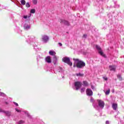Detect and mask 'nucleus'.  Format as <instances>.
<instances>
[{"instance_id":"obj_1","label":"nucleus","mask_w":124,"mask_h":124,"mask_svg":"<svg viewBox=\"0 0 124 124\" xmlns=\"http://www.w3.org/2000/svg\"><path fill=\"white\" fill-rule=\"evenodd\" d=\"M73 60L74 61V62H78L76 64V66L78 68H82V67L86 66V63L82 61H80L78 59L73 58Z\"/></svg>"},{"instance_id":"obj_2","label":"nucleus","mask_w":124,"mask_h":124,"mask_svg":"<svg viewBox=\"0 0 124 124\" xmlns=\"http://www.w3.org/2000/svg\"><path fill=\"white\" fill-rule=\"evenodd\" d=\"M62 62L70 65V66H72V62L70 61V59L69 57H64L62 59Z\"/></svg>"},{"instance_id":"obj_3","label":"nucleus","mask_w":124,"mask_h":124,"mask_svg":"<svg viewBox=\"0 0 124 124\" xmlns=\"http://www.w3.org/2000/svg\"><path fill=\"white\" fill-rule=\"evenodd\" d=\"M75 87H76V90L78 91L81 87H82V83L80 81H77L75 82Z\"/></svg>"},{"instance_id":"obj_4","label":"nucleus","mask_w":124,"mask_h":124,"mask_svg":"<svg viewBox=\"0 0 124 124\" xmlns=\"http://www.w3.org/2000/svg\"><path fill=\"white\" fill-rule=\"evenodd\" d=\"M98 105L100 108L103 109L104 108V106L105 105V103L101 100H97Z\"/></svg>"},{"instance_id":"obj_5","label":"nucleus","mask_w":124,"mask_h":124,"mask_svg":"<svg viewBox=\"0 0 124 124\" xmlns=\"http://www.w3.org/2000/svg\"><path fill=\"white\" fill-rule=\"evenodd\" d=\"M86 94L89 96H92L93 94V91L90 89H87L86 90Z\"/></svg>"},{"instance_id":"obj_6","label":"nucleus","mask_w":124,"mask_h":124,"mask_svg":"<svg viewBox=\"0 0 124 124\" xmlns=\"http://www.w3.org/2000/svg\"><path fill=\"white\" fill-rule=\"evenodd\" d=\"M60 23L61 24H64V25H65L66 26H70V24L69 22L66 20H64L62 19L60 20Z\"/></svg>"},{"instance_id":"obj_7","label":"nucleus","mask_w":124,"mask_h":124,"mask_svg":"<svg viewBox=\"0 0 124 124\" xmlns=\"http://www.w3.org/2000/svg\"><path fill=\"white\" fill-rule=\"evenodd\" d=\"M42 39L44 42H47L48 40H49V37H48V36L47 35H45L44 36H42Z\"/></svg>"},{"instance_id":"obj_8","label":"nucleus","mask_w":124,"mask_h":124,"mask_svg":"<svg viewBox=\"0 0 124 124\" xmlns=\"http://www.w3.org/2000/svg\"><path fill=\"white\" fill-rule=\"evenodd\" d=\"M46 61L47 63H51L52 62V61L51 60V57L47 56L46 58Z\"/></svg>"},{"instance_id":"obj_9","label":"nucleus","mask_w":124,"mask_h":124,"mask_svg":"<svg viewBox=\"0 0 124 124\" xmlns=\"http://www.w3.org/2000/svg\"><path fill=\"white\" fill-rule=\"evenodd\" d=\"M116 67L115 65L109 66V69L111 71H116Z\"/></svg>"},{"instance_id":"obj_10","label":"nucleus","mask_w":124,"mask_h":124,"mask_svg":"<svg viewBox=\"0 0 124 124\" xmlns=\"http://www.w3.org/2000/svg\"><path fill=\"white\" fill-rule=\"evenodd\" d=\"M98 53L102 56V57H103L104 58H106V55L104 54L103 51L102 50H100L99 51H98Z\"/></svg>"},{"instance_id":"obj_11","label":"nucleus","mask_w":124,"mask_h":124,"mask_svg":"<svg viewBox=\"0 0 124 124\" xmlns=\"http://www.w3.org/2000/svg\"><path fill=\"white\" fill-rule=\"evenodd\" d=\"M112 108L113 110H117V108H118V104L113 103L112 104Z\"/></svg>"},{"instance_id":"obj_12","label":"nucleus","mask_w":124,"mask_h":124,"mask_svg":"<svg viewBox=\"0 0 124 124\" xmlns=\"http://www.w3.org/2000/svg\"><path fill=\"white\" fill-rule=\"evenodd\" d=\"M117 77L119 81H123V78H122V75H121V74H118L117 76Z\"/></svg>"},{"instance_id":"obj_13","label":"nucleus","mask_w":124,"mask_h":124,"mask_svg":"<svg viewBox=\"0 0 124 124\" xmlns=\"http://www.w3.org/2000/svg\"><path fill=\"white\" fill-rule=\"evenodd\" d=\"M95 47L97 50H98V52H99V51H101L102 50V49H101V47L97 45H95Z\"/></svg>"},{"instance_id":"obj_14","label":"nucleus","mask_w":124,"mask_h":124,"mask_svg":"<svg viewBox=\"0 0 124 124\" xmlns=\"http://www.w3.org/2000/svg\"><path fill=\"white\" fill-rule=\"evenodd\" d=\"M24 29L25 30H29V29H31V26L25 24L24 26Z\"/></svg>"},{"instance_id":"obj_15","label":"nucleus","mask_w":124,"mask_h":124,"mask_svg":"<svg viewBox=\"0 0 124 124\" xmlns=\"http://www.w3.org/2000/svg\"><path fill=\"white\" fill-rule=\"evenodd\" d=\"M49 54L51 56H55V55H56V53L55 52V51H49Z\"/></svg>"},{"instance_id":"obj_16","label":"nucleus","mask_w":124,"mask_h":124,"mask_svg":"<svg viewBox=\"0 0 124 124\" xmlns=\"http://www.w3.org/2000/svg\"><path fill=\"white\" fill-rule=\"evenodd\" d=\"M4 114H5L7 116H10L11 115V112L9 111H5Z\"/></svg>"},{"instance_id":"obj_17","label":"nucleus","mask_w":124,"mask_h":124,"mask_svg":"<svg viewBox=\"0 0 124 124\" xmlns=\"http://www.w3.org/2000/svg\"><path fill=\"white\" fill-rule=\"evenodd\" d=\"M77 76H79L80 77H83L84 76L83 74H81V73H79L78 74H76Z\"/></svg>"},{"instance_id":"obj_18","label":"nucleus","mask_w":124,"mask_h":124,"mask_svg":"<svg viewBox=\"0 0 124 124\" xmlns=\"http://www.w3.org/2000/svg\"><path fill=\"white\" fill-rule=\"evenodd\" d=\"M20 1H21V4H22V5H25V4H26V1L25 0H22Z\"/></svg>"},{"instance_id":"obj_19","label":"nucleus","mask_w":124,"mask_h":124,"mask_svg":"<svg viewBox=\"0 0 124 124\" xmlns=\"http://www.w3.org/2000/svg\"><path fill=\"white\" fill-rule=\"evenodd\" d=\"M109 93H110V89H108V91H107L105 93V94L106 95H108V94H109Z\"/></svg>"},{"instance_id":"obj_20","label":"nucleus","mask_w":124,"mask_h":124,"mask_svg":"<svg viewBox=\"0 0 124 124\" xmlns=\"http://www.w3.org/2000/svg\"><path fill=\"white\" fill-rule=\"evenodd\" d=\"M31 13H32V14H34V13H35V9H31Z\"/></svg>"},{"instance_id":"obj_21","label":"nucleus","mask_w":124,"mask_h":124,"mask_svg":"<svg viewBox=\"0 0 124 124\" xmlns=\"http://www.w3.org/2000/svg\"><path fill=\"white\" fill-rule=\"evenodd\" d=\"M32 2L33 4H37V0H32Z\"/></svg>"},{"instance_id":"obj_22","label":"nucleus","mask_w":124,"mask_h":124,"mask_svg":"<svg viewBox=\"0 0 124 124\" xmlns=\"http://www.w3.org/2000/svg\"><path fill=\"white\" fill-rule=\"evenodd\" d=\"M83 84L84 85V86H88V82L86 81H84L83 82Z\"/></svg>"},{"instance_id":"obj_23","label":"nucleus","mask_w":124,"mask_h":124,"mask_svg":"<svg viewBox=\"0 0 124 124\" xmlns=\"http://www.w3.org/2000/svg\"><path fill=\"white\" fill-rule=\"evenodd\" d=\"M25 124V122L23 121V120H21L19 122L18 124Z\"/></svg>"},{"instance_id":"obj_24","label":"nucleus","mask_w":124,"mask_h":124,"mask_svg":"<svg viewBox=\"0 0 124 124\" xmlns=\"http://www.w3.org/2000/svg\"><path fill=\"white\" fill-rule=\"evenodd\" d=\"M5 110H3V109H1V108H0V113H5Z\"/></svg>"},{"instance_id":"obj_25","label":"nucleus","mask_w":124,"mask_h":124,"mask_svg":"<svg viewBox=\"0 0 124 124\" xmlns=\"http://www.w3.org/2000/svg\"><path fill=\"white\" fill-rule=\"evenodd\" d=\"M4 95H5V94H4V93L0 92V96H3Z\"/></svg>"},{"instance_id":"obj_26","label":"nucleus","mask_w":124,"mask_h":124,"mask_svg":"<svg viewBox=\"0 0 124 124\" xmlns=\"http://www.w3.org/2000/svg\"><path fill=\"white\" fill-rule=\"evenodd\" d=\"M26 7H30L31 5H30V3H26Z\"/></svg>"},{"instance_id":"obj_27","label":"nucleus","mask_w":124,"mask_h":124,"mask_svg":"<svg viewBox=\"0 0 124 124\" xmlns=\"http://www.w3.org/2000/svg\"><path fill=\"white\" fill-rule=\"evenodd\" d=\"M85 92V88H82L81 89V93H84Z\"/></svg>"},{"instance_id":"obj_28","label":"nucleus","mask_w":124,"mask_h":124,"mask_svg":"<svg viewBox=\"0 0 124 124\" xmlns=\"http://www.w3.org/2000/svg\"><path fill=\"white\" fill-rule=\"evenodd\" d=\"M103 78H104V79H105V81H107V80H108V78L107 77H103Z\"/></svg>"},{"instance_id":"obj_29","label":"nucleus","mask_w":124,"mask_h":124,"mask_svg":"<svg viewBox=\"0 0 124 124\" xmlns=\"http://www.w3.org/2000/svg\"><path fill=\"white\" fill-rule=\"evenodd\" d=\"M15 110H16V112H18V113H20V112H21V110H20L17 108H16Z\"/></svg>"},{"instance_id":"obj_30","label":"nucleus","mask_w":124,"mask_h":124,"mask_svg":"<svg viewBox=\"0 0 124 124\" xmlns=\"http://www.w3.org/2000/svg\"><path fill=\"white\" fill-rule=\"evenodd\" d=\"M87 38V34H84L83 35V38Z\"/></svg>"},{"instance_id":"obj_31","label":"nucleus","mask_w":124,"mask_h":124,"mask_svg":"<svg viewBox=\"0 0 124 124\" xmlns=\"http://www.w3.org/2000/svg\"><path fill=\"white\" fill-rule=\"evenodd\" d=\"M14 103L16 106H19V105L18 104V103L16 102H14Z\"/></svg>"},{"instance_id":"obj_32","label":"nucleus","mask_w":124,"mask_h":124,"mask_svg":"<svg viewBox=\"0 0 124 124\" xmlns=\"http://www.w3.org/2000/svg\"><path fill=\"white\" fill-rule=\"evenodd\" d=\"M23 18H24V19H27V18H28V16H23Z\"/></svg>"},{"instance_id":"obj_33","label":"nucleus","mask_w":124,"mask_h":124,"mask_svg":"<svg viewBox=\"0 0 124 124\" xmlns=\"http://www.w3.org/2000/svg\"><path fill=\"white\" fill-rule=\"evenodd\" d=\"M91 88L92 89V90H94V86L91 85Z\"/></svg>"},{"instance_id":"obj_34","label":"nucleus","mask_w":124,"mask_h":124,"mask_svg":"<svg viewBox=\"0 0 124 124\" xmlns=\"http://www.w3.org/2000/svg\"><path fill=\"white\" fill-rule=\"evenodd\" d=\"M109 124V121H106V124Z\"/></svg>"},{"instance_id":"obj_35","label":"nucleus","mask_w":124,"mask_h":124,"mask_svg":"<svg viewBox=\"0 0 124 124\" xmlns=\"http://www.w3.org/2000/svg\"><path fill=\"white\" fill-rule=\"evenodd\" d=\"M59 45H60V46H62V44L61 43H58Z\"/></svg>"},{"instance_id":"obj_36","label":"nucleus","mask_w":124,"mask_h":124,"mask_svg":"<svg viewBox=\"0 0 124 124\" xmlns=\"http://www.w3.org/2000/svg\"><path fill=\"white\" fill-rule=\"evenodd\" d=\"M76 66L77 67V66H76V64H75V63H74L73 67H75Z\"/></svg>"},{"instance_id":"obj_37","label":"nucleus","mask_w":124,"mask_h":124,"mask_svg":"<svg viewBox=\"0 0 124 124\" xmlns=\"http://www.w3.org/2000/svg\"><path fill=\"white\" fill-rule=\"evenodd\" d=\"M5 104H8V103H7V102H5Z\"/></svg>"}]
</instances>
